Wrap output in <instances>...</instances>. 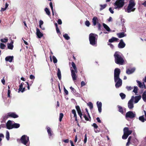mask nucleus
Returning <instances> with one entry per match:
<instances>
[{"mask_svg": "<svg viewBox=\"0 0 146 146\" xmlns=\"http://www.w3.org/2000/svg\"><path fill=\"white\" fill-rule=\"evenodd\" d=\"M120 54L118 51L115 52L114 54L115 62L117 64L122 65L124 63V61Z\"/></svg>", "mask_w": 146, "mask_h": 146, "instance_id": "obj_1", "label": "nucleus"}, {"mask_svg": "<svg viewBox=\"0 0 146 146\" xmlns=\"http://www.w3.org/2000/svg\"><path fill=\"white\" fill-rule=\"evenodd\" d=\"M135 5L136 3L134 1L130 0L129 1V4L127 9H125V11L128 13L134 11L135 10V8H134Z\"/></svg>", "mask_w": 146, "mask_h": 146, "instance_id": "obj_2", "label": "nucleus"}, {"mask_svg": "<svg viewBox=\"0 0 146 146\" xmlns=\"http://www.w3.org/2000/svg\"><path fill=\"white\" fill-rule=\"evenodd\" d=\"M98 37L97 35L94 34L93 33H90L89 35V40L90 44L93 45H95L97 43L96 40L97 39L96 37Z\"/></svg>", "mask_w": 146, "mask_h": 146, "instance_id": "obj_3", "label": "nucleus"}, {"mask_svg": "<svg viewBox=\"0 0 146 146\" xmlns=\"http://www.w3.org/2000/svg\"><path fill=\"white\" fill-rule=\"evenodd\" d=\"M19 116L17 115L14 112H9L7 113L3 117L4 120H6L9 117H12L14 118H17Z\"/></svg>", "mask_w": 146, "mask_h": 146, "instance_id": "obj_4", "label": "nucleus"}, {"mask_svg": "<svg viewBox=\"0 0 146 146\" xmlns=\"http://www.w3.org/2000/svg\"><path fill=\"white\" fill-rule=\"evenodd\" d=\"M20 141L22 144L26 145L28 141H29V137L26 135H23L21 137L20 139H17V141L19 142Z\"/></svg>", "mask_w": 146, "mask_h": 146, "instance_id": "obj_5", "label": "nucleus"}, {"mask_svg": "<svg viewBox=\"0 0 146 146\" xmlns=\"http://www.w3.org/2000/svg\"><path fill=\"white\" fill-rule=\"evenodd\" d=\"M125 0H117L115 3V5L117 6L115 7V9L120 8L122 7L124 5Z\"/></svg>", "mask_w": 146, "mask_h": 146, "instance_id": "obj_6", "label": "nucleus"}, {"mask_svg": "<svg viewBox=\"0 0 146 146\" xmlns=\"http://www.w3.org/2000/svg\"><path fill=\"white\" fill-rule=\"evenodd\" d=\"M121 72V71L119 69L115 68L114 71V81H116L119 78V75Z\"/></svg>", "mask_w": 146, "mask_h": 146, "instance_id": "obj_7", "label": "nucleus"}, {"mask_svg": "<svg viewBox=\"0 0 146 146\" xmlns=\"http://www.w3.org/2000/svg\"><path fill=\"white\" fill-rule=\"evenodd\" d=\"M136 114L132 111H129L127 112L125 115L126 118H129L132 119L135 117Z\"/></svg>", "mask_w": 146, "mask_h": 146, "instance_id": "obj_8", "label": "nucleus"}, {"mask_svg": "<svg viewBox=\"0 0 146 146\" xmlns=\"http://www.w3.org/2000/svg\"><path fill=\"white\" fill-rule=\"evenodd\" d=\"M114 81L116 82L115 86L116 88H119L121 86L122 84V80L120 78L117 79L116 81Z\"/></svg>", "mask_w": 146, "mask_h": 146, "instance_id": "obj_9", "label": "nucleus"}, {"mask_svg": "<svg viewBox=\"0 0 146 146\" xmlns=\"http://www.w3.org/2000/svg\"><path fill=\"white\" fill-rule=\"evenodd\" d=\"M13 123L12 121L11 120H8L6 124L7 128L8 129H12Z\"/></svg>", "mask_w": 146, "mask_h": 146, "instance_id": "obj_10", "label": "nucleus"}, {"mask_svg": "<svg viewBox=\"0 0 146 146\" xmlns=\"http://www.w3.org/2000/svg\"><path fill=\"white\" fill-rule=\"evenodd\" d=\"M132 98H134V96H133L132 97L131 99L129 101L128 103V107L129 109H132L134 107L133 99H132Z\"/></svg>", "mask_w": 146, "mask_h": 146, "instance_id": "obj_11", "label": "nucleus"}, {"mask_svg": "<svg viewBox=\"0 0 146 146\" xmlns=\"http://www.w3.org/2000/svg\"><path fill=\"white\" fill-rule=\"evenodd\" d=\"M71 68H71V76H72L73 80L75 81L76 80L77 76L75 74L76 73V72L74 71V70L71 69Z\"/></svg>", "mask_w": 146, "mask_h": 146, "instance_id": "obj_12", "label": "nucleus"}, {"mask_svg": "<svg viewBox=\"0 0 146 146\" xmlns=\"http://www.w3.org/2000/svg\"><path fill=\"white\" fill-rule=\"evenodd\" d=\"M125 46V44L123 42V40L121 39L118 44V48H124Z\"/></svg>", "mask_w": 146, "mask_h": 146, "instance_id": "obj_13", "label": "nucleus"}, {"mask_svg": "<svg viewBox=\"0 0 146 146\" xmlns=\"http://www.w3.org/2000/svg\"><path fill=\"white\" fill-rule=\"evenodd\" d=\"M36 35L38 37L40 38L43 35V34L40 31L39 29L38 28H36Z\"/></svg>", "mask_w": 146, "mask_h": 146, "instance_id": "obj_14", "label": "nucleus"}, {"mask_svg": "<svg viewBox=\"0 0 146 146\" xmlns=\"http://www.w3.org/2000/svg\"><path fill=\"white\" fill-rule=\"evenodd\" d=\"M96 104L98 108L99 112L100 113H101L102 111V103L98 101L97 102Z\"/></svg>", "mask_w": 146, "mask_h": 146, "instance_id": "obj_15", "label": "nucleus"}, {"mask_svg": "<svg viewBox=\"0 0 146 146\" xmlns=\"http://www.w3.org/2000/svg\"><path fill=\"white\" fill-rule=\"evenodd\" d=\"M14 57L13 56H7L5 58V60L7 62H11L13 60Z\"/></svg>", "mask_w": 146, "mask_h": 146, "instance_id": "obj_16", "label": "nucleus"}, {"mask_svg": "<svg viewBox=\"0 0 146 146\" xmlns=\"http://www.w3.org/2000/svg\"><path fill=\"white\" fill-rule=\"evenodd\" d=\"M136 82L138 84V86L140 88H144L145 89L146 88L145 86V85L144 83H143L142 84L140 81L138 80H137Z\"/></svg>", "mask_w": 146, "mask_h": 146, "instance_id": "obj_17", "label": "nucleus"}, {"mask_svg": "<svg viewBox=\"0 0 146 146\" xmlns=\"http://www.w3.org/2000/svg\"><path fill=\"white\" fill-rule=\"evenodd\" d=\"M117 35L119 38H121L126 36V34L123 32L117 33Z\"/></svg>", "mask_w": 146, "mask_h": 146, "instance_id": "obj_18", "label": "nucleus"}, {"mask_svg": "<svg viewBox=\"0 0 146 146\" xmlns=\"http://www.w3.org/2000/svg\"><path fill=\"white\" fill-rule=\"evenodd\" d=\"M98 20V18L97 17H95L93 18L92 21L93 26H95L96 25L97 23V21Z\"/></svg>", "mask_w": 146, "mask_h": 146, "instance_id": "obj_19", "label": "nucleus"}, {"mask_svg": "<svg viewBox=\"0 0 146 146\" xmlns=\"http://www.w3.org/2000/svg\"><path fill=\"white\" fill-rule=\"evenodd\" d=\"M141 97V95L139 96H135L134 97L135 101L134 102L135 103H137L138 101L140 100Z\"/></svg>", "mask_w": 146, "mask_h": 146, "instance_id": "obj_20", "label": "nucleus"}, {"mask_svg": "<svg viewBox=\"0 0 146 146\" xmlns=\"http://www.w3.org/2000/svg\"><path fill=\"white\" fill-rule=\"evenodd\" d=\"M119 39L116 38L114 37H112L111 39L109 40V42H113L114 41H117Z\"/></svg>", "mask_w": 146, "mask_h": 146, "instance_id": "obj_21", "label": "nucleus"}, {"mask_svg": "<svg viewBox=\"0 0 146 146\" xmlns=\"http://www.w3.org/2000/svg\"><path fill=\"white\" fill-rule=\"evenodd\" d=\"M46 129L47 130V131L49 136V137H51L52 135V131L51 129L48 127H46Z\"/></svg>", "mask_w": 146, "mask_h": 146, "instance_id": "obj_22", "label": "nucleus"}, {"mask_svg": "<svg viewBox=\"0 0 146 146\" xmlns=\"http://www.w3.org/2000/svg\"><path fill=\"white\" fill-rule=\"evenodd\" d=\"M72 113L74 114V117L75 118V120L77 122H78L77 119V116L76 112L75 110H72Z\"/></svg>", "mask_w": 146, "mask_h": 146, "instance_id": "obj_23", "label": "nucleus"}, {"mask_svg": "<svg viewBox=\"0 0 146 146\" xmlns=\"http://www.w3.org/2000/svg\"><path fill=\"white\" fill-rule=\"evenodd\" d=\"M135 70V69L134 68H132L131 70L128 69L126 70V73L128 74H130L133 72Z\"/></svg>", "mask_w": 146, "mask_h": 146, "instance_id": "obj_24", "label": "nucleus"}, {"mask_svg": "<svg viewBox=\"0 0 146 146\" xmlns=\"http://www.w3.org/2000/svg\"><path fill=\"white\" fill-rule=\"evenodd\" d=\"M94 128V131L96 133H98L100 132L99 130H97V129L98 127V126L96 123H94L92 125Z\"/></svg>", "mask_w": 146, "mask_h": 146, "instance_id": "obj_25", "label": "nucleus"}, {"mask_svg": "<svg viewBox=\"0 0 146 146\" xmlns=\"http://www.w3.org/2000/svg\"><path fill=\"white\" fill-rule=\"evenodd\" d=\"M20 126V125L19 123H14L13 124L12 129L18 128Z\"/></svg>", "mask_w": 146, "mask_h": 146, "instance_id": "obj_26", "label": "nucleus"}, {"mask_svg": "<svg viewBox=\"0 0 146 146\" xmlns=\"http://www.w3.org/2000/svg\"><path fill=\"white\" fill-rule=\"evenodd\" d=\"M142 98L144 102H146V91H145L142 95Z\"/></svg>", "mask_w": 146, "mask_h": 146, "instance_id": "obj_27", "label": "nucleus"}, {"mask_svg": "<svg viewBox=\"0 0 146 146\" xmlns=\"http://www.w3.org/2000/svg\"><path fill=\"white\" fill-rule=\"evenodd\" d=\"M58 72L57 73V76L59 80H60L61 79V71L58 68Z\"/></svg>", "mask_w": 146, "mask_h": 146, "instance_id": "obj_28", "label": "nucleus"}, {"mask_svg": "<svg viewBox=\"0 0 146 146\" xmlns=\"http://www.w3.org/2000/svg\"><path fill=\"white\" fill-rule=\"evenodd\" d=\"M118 108V111L120 112L121 114H123L124 112L123 111V110L122 107L120 106H117Z\"/></svg>", "mask_w": 146, "mask_h": 146, "instance_id": "obj_29", "label": "nucleus"}, {"mask_svg": "<svg viewBox=\"0 0 146 146\" xmlns=\"http://www.w3.org/2000/svg\"><path fill=\"white\" fill-rule=\"evenodd\" d=\"M72 65L74 69V70L76 72V73H77V69L76 66V64L74 62H72Z\"/></svg>", "mask_w": 146, "mask_h": 146, "instance_id": "obj_30", "label": "nucleus"}, {"mask_svg": "<svg viewBox=\"0 0 146 146\" xmlns=\"http://www.w3.org/2000/svg\"><path fill=\"white\" fill-rule=\"evenodd\" d=\"M103 25L104 28L108 31H110V28L105 24L103 23Z\"/></svg>", "mask_w": 146, "mask_h": 146, "instance_id": "obj_31", "label": "nucleus"}, {"mask_svg": "<svg viewBox=\"0 0 146 146\" xmlns=\"http://www.w3.org/2000/svg\"><path fill=\"white\" fill-rule=\"evenodd\" d=\"M76 110L77 111L78 114L82 113V112L80 107L79 106H76L75 107Z\"/></svg>", "mask_w": 146, "mask_h": 146, "instance_id": "obj_32", "label": "nucleus"}, {"mask_svg": "<svg viewBox=\"0 0 146 146\" xmlns=\"http://www.w3.org/2000/svg\"><path fill=\"white\" fill-rule=\"evenodd\" d=\"M46 14H47L49 16H50V11L47 8H46L44 9Z\"/></svg>", "mask_w": 146, "mask_h": 146, "instance_id": "obj_33", "label": "nucleus"}, {"mask_svg": "<svg viewBox=\"0 0 146 146\" xmlns=\"http://www.w3.org/2000/svg\"><path fill=\"white\" fill-rule=\"evenodd\" d=\"M100 5V11H102L106 7L107 5L105 4L103 5Z\"/></svg>", "mask_w": 146, "mask_h": 146, "instance_id": "obj_34", "label": "nucleus"}, {"mask_svg": "<svg viewBox=\"0 0 146 146\" xmlns=\"http://www.w3.org/2000/svg\"><path fill=\"white\" fill-rule=\"evenodd\" d=\"M7 48L9 49L12 50L13 48V45L11 43H8L7 44Z\"/></svg>", "mask_w": 146, "mask_h": 146, "instance_id": "obj_35", "label": "nucleus"}, {"mask_svg": "<svg viewBox=\"0 0 146 146\" xmlns=\"http://www.w3.org/2000/svg\"><path fill=\"white\" fill-rule=\"evenodd\" d=\"M139 119L143 122H145V119L144 118V115H142L139 117Z\"/></svg>", "mask_w": 146, "mask_h": 146, "instance_id": "obj_36", "label": "nucleus"}, {"mask_svg": "<svg viewBox=\"0 0 146 146\" xmlns=\"http://www.w3.org/2000/svg\"><path fill=\"white\" fill-rule=\"evenodd\" d=\"M64 38L66 40H68L70 38V37L67 34H65L63 35Z\"/></svg>", "mask_w": 146, "mask_h": 146, "instance_id": "obj_37", "label": "nucleus"}, {"mask_svg": "<svg viewBox=\"0 0 146 146\" xmlns=\"http://www.w3.org/2000/svg\"><path fill=\"white\" fill-rule=\"evenodd\" d=\"M120 96H121L122 99L123 100L125 99V95L123 93H121L119 94Z\"/></svg>", "mask_w": 146, "mask_h": 146, "instance_id": "obj_38", "label": "nucleus"}, {"mask_svg": "<svg viewBox=\"0 0 146 146\" xmlns=\"http://www.w3.org/2000/svg\"><path fill=\"white\" fill-rule=\"evenodd\" d=\"M6 138L7 140H9V133L8 131H6Z\"/></svg>", "mask_w": 146, "mask_h": 146, "instance_id": "obj_39", "label": "nucleus"}, {"mask_svg": "<svg viewBox=\"0 0 146 146\" xmlns=\"http://www.w3.org/2000/svg\"><path fill=\"white\" fill-rule=\"evenodd\" d=\"M88 105L89 106L91 110L93 108V105L91 102H89V103L88 104Z\"/></svg>", "mask_w": 146, "mask_h": 146, "instance_id": "obj_40", "label": "nucleus"}, {"mask_svg": "<svg viewBox=\"0 0 146 146\" xmlns=\"http://www.w3.org/2000/svg\"><path fill=\"white\" fill-rule=\"evenodd\" d=\"M83 115L86 120L87 121H90L91 120L89 118L87 117L85 114H83Z\"/></svg>", "mask_w": 146, "mask_h": 146, "instance_id": "obj_41", "label": "nucleus"}, {"mask_svg": "<svg viewBox=\"0 0 146 146\" xmlns=\"http://www.w3.org/2000/svg\"><path fill=\"white\" fill-rule=\"evenodd\" d=\"M63 116H64V115L62 113H60L59 121H61L63 117Z\"/></svg>", "mask_w": 146, "mask_h": 146, "instance_id": "obj_42", "label": "nucleus"}, {"mask_svg": "<svg viewBox=\"0 0 146 146\" xmlns=\"http://www.w3.org/2000/svg\"><path fill=\"white\" fill-rule=\"evenodd\" d=\"M138 88L137 86H134V89L133 90V92H134L135 94L137 93Z\"/></svg>", "mask_w": 146, "mask_h": 146, "instance_id": "obj_43", "label": "nucleus"}, {"mask_svg": "<svg viewBox=\"0 0 146 146\" xmlns=\"http://www.w3.org/2000/svg\"><path fill=\"white\" fill-rule=\"evenodd\" d=\"M128 136V135L124 133V134L122 136V138L123 139H127Z\"/></svg>", "mask_w": 146, "mask_h": 146, "instance_id": "obj_44", "label": "nucleus"}, {"mask_svg": "<svg viewBox=\"0 0 146 146\" xmlns=\"http://www.w3.org/2000/svg\"><path fill=\"white\" fill-rule=\"evenodd\" d=\"M5 47V45L3 43H1L0 44V48L1 49H4Z\"/></svg>", "mask_w": 146, "mask_h": 146, "instance_id": "obj_45", "label": "nucleus"}, {"mask_svg": "<svg viewBox=\"0 0 146 146\" xmlns=\"http://www.w3.org/2000/svg\"><path fill=\"white\" fill-rule=\"evenodd\" d=\"M70 89L71 90V92L74 94L76 93V90L75 89L73 88L72 86L70 87Z\"/></svg>", "mask_w": 146, "mask_h": 146, "instance_id": "obj_46", "label": "nucleus"}, {"mask_svg": "<svg viewBox=\"0 0 146 146\" xmlns=\"http://www.w3.org/2000/svg\"><path fill=\"white\" fill-rule=\"evenodd\" d=\"M49 4H50V7L51 9L52 12V15H54V13L53 11V7L52 4L51 2H50V3Z\"/></svg>", "mask_w": 146, "mask_h": 146, "instance_id": "obj_47", "label": "nucleus"}, {"mask_svg": "<svg viewBox=\"0 0 146 146\" xmlns=\"http://www.w3.org/2000/svg\"><path fill=\"white\" fill-rule=\"evenodd\" d=\"M8 39L7 38H4L1 39V41L3 42H5L8 41Z\"/></svg>", "mask_w": 146, "mask_h": 146, "instance_id": "obj_48", "label": "nucleus"}, {"mask_svg": "<svg viewBox=\"0 0 146 146\" xmlns=\"http://www.w3.org/2000/svg\"><path fill=\"white\" fill-rule=\"evenodd\" d=\"M53 62L54 63H56L57 62V60L56 57L54 56H53Z\"/></svg>", "mask_w": 146, "mask_h": 146, "instance_id": "obj_49", "label": "nucleus"}, {"mask_svg": "<svg viewBox=\"0 0 146 146\" xmlns=\"http://www.w3.org/2000/svg\"><path fill=\"white\" fill-rule=\"evenodd\" d=\"M132 132V131L131 130H129L128 131H127L125 133L129 136V135H130L131 133Z\"/></svg>", "mask_w": 146, "mask_h": 146, "instance_id": "obj_50", "label": "nucleus"}, {"mask_svg": "<svg viewBox=\"0 0 146 146\" xmlns=\"http://www.w3.org/2000/svg\"><path fill=\"white\" fill-rule=\"evenodd\" d=\"M85 25L87 27H89L90 25V23L89 21H86L85 23Z\"/></svg>", "mask_w": 146, "mask_h": 146, "instance_id": "obj_51", "label": "nucleus"}, {"mask_svg": "<svg viewBox=\"0 0 146 146\" xmlns=\"http://www.w3.org/2000/svg\"><path fill=\"white\" fill-rule=\"evenodd\" d=\"M97 25H98V30L99 31H100L101 30V25L100 24L98 23H97Z\"/></svg>", "mask_w": 146, "mask_h": 146, "instance_id": "obj_52", "label": "nucleus"}, {"mask_svg": "<svg viewBox=\"0 0 146 146\" xmlns=\"http://www.w3.org/2000/svg\"><path fill=\"white\" fill-rule=\"evenodd\" d=\"M43 24V22L42 20H40L39 23V26L40 28H41V25Z\"/></svg>", "mask_w": 146, "mask_h": 146, "instance_id": "obj_53", "label": "nucleus"}, {"mask_svg": "<svg viewBox=\"0 0 146 146\" xmlns=\"http://www.w3.org/2000/svg\"><path fill=\"white\" fill-rule=\"evenodd\" d=\"M129 130V128L127 127H125L123 129V132L124 133H125L127 131H128Z\"/></svg>", "mask_w": 146, "mask_h": 146, "instance_id": "obj_54", "label": "nucleus"}, {"mask_svg": "<svg viewBox=\"0 0 146 146\" xmlns=\"http://www.w3.org/2000/svg\"><path fill=\"white\" fill-rule=\"evenodd\" d=\"M87 140V137L86 134H85L84 137V143H86Z\"/></svg>", "mask_w": 146, "mask_h": 146, "instance_id": "obj_55", "label": "nucleus"}, {"mask_svg": "<svg viewBox=\"0 0 146 146\" xmlns=\"http://www.w3.org/2000/svg\"><path fill=\"white\" fill-rule=\"evenodd\" d=\"M11 91L10 90H8V92H7V96L8 97L10 98V94H11Z\"/></svg>", "mask_w": 146, "mask_h": 146, "instance_id": "obj_56", "label": "nucleus"}, {"mask_svg": "<svg viewBox=\"0 0 146 146\" xmlns=\"http://www.w3.org/2000/svg\"><path fill=\"white\" fill-rule=\"evenodd\" d=\"M23 88V86L22 85L20 84L19 86V92L20 91H21V90L22 88Z\"/></svg>", "mask_w": 146, "mask_h": 146, "instance_id": "obj_57", "label": "nucleus"}, {"mask_svg": "<svg viewBox=\"0 0 146 146\" xmlns=\"http://www.w3.org/2000/svg\"><path fill=\"white\" fill-rule=\"evenodd\" d=\"M64 92L66 95H68V91L66 89L65 87H64Z\"/></svg>", "mask_w": 146, "mask_h": 146, "instance_id": "obj_58", "label": "nucleus"}, {"mask_svg": "<svg viewBox=\"0 0 146 146\" xmlns=\"http://www.w3.org/2000/svg\"><path fill=\"white\" fill-rule=\"evenodd\" d=\"M86 85V84L83 81H82L81 82V87H82Z\"/></svg>", "mask_w": 146, "mask_h": 146, "instance_id": "obj_59", "label": "nucleus"}, {"mask_svg": "<svg viewBox=\"0 0 146 146\" xmlns=\"http://www.w3.org/2000/svg\"><path fill=\"white\" fill-rule=\"evenodd\" d=\"M6 126L4 124H2L0 125V129H1V127L5 128V127Z\"/></svg>", "mask_w": 146, "mask_h": 146, "instance_id": "obj_60", "label": "nucleus"}, {"mask_svg": "<svg viewBox=\"0 0 146 146\" xmlns=\"http://www.w3.org/2000/svg\"><path fill=\"white\" fill-rule=\"evenodd\" d=\"M108 45H109L110 46V47L112 49L114 47L113 45L111 43H108Z\"/></svg>", "mask_w": 146, "mask_h": 146, "instance_id": "obj_61", "label": "nucleus"}, {"mask_svg": "<svg viewBox=\"0 0 146 146\" xmlns=\"http://www.w3.org/2000/svg\"><path fill=\"white\" fill-rule=\"evenodd\" d=\"M57 22L58 24L59 25H61L62 24V21L60 19H58Z\"/></svg>", "mask_w": 146, "mask_h": 146, "instance_id": "obj_62", "label": "nucleus"}, {"mask_svg": "<svg viewBox=\"0 0 146 146\" xmlns=\"http://www.w3.org/2000/svg\"><path fill=\"white\" fill-rule=\"evenodd\" d=\"M30 78L31 80L34 79L35 78V77L33 75L31 74L30 75Z\"/></svg>", "mask_w": 146, "mask_h": 146, "instance_id": "obj_63", "label": "nucleus"}, {"mask_svg": "<svg viewBox=\"0 0 146 146\" xmlns=\"http://www.w3.org/2000/svg\"><path fill=\"white\" fill-rule=\"evenodd\" d=\"M126 88L128 90H131L132 89V88L131 86H127Z\"/></svg>", "mask_w": 146, "mask_h": 146, "instance_id": "obj_64", "label": "nucleus"}]
</instances>
